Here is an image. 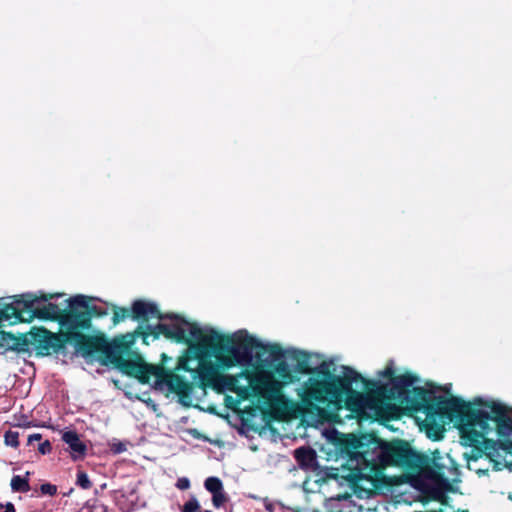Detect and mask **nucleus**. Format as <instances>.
<instances>
[{
  "label": "nucleus",
  "instance_id": "obj_1",
  "mask_svg": "<svg viewBox=\"0 0 512 512\" xmlns=\"http://www.w3.org/2000/svg\"><path fill=\"white\" fill-rule=\"evenodd\" d=\"M191 336L195 343L179 357L174 370L164 367L170 358L162 353L160 364H137L130 359V377L147 384L154 377L155 387L167 389L178 396L184 406H198L194 400L204 397L208 389L217 393L230 391L235 397L226 395L225 405L237 416H287L280 384L272 374L244 369L236 375L224 371L231 367L221 365L219 358L225 353L206 338V331L193 327Z\"/></svg>",
  "mask_w": 512,
  "mask_h": 512
},
{
  "label": "nucleus",
  "instance_id": "obj_12",
  "mask_svg": "<svg viewBox=\"0 0 512 512\" xmlns=\"http://www.w3.org/2000/svg\"><path fill=\"white\" fill-rule=\"evenodd\" d=\"M228 424L239 435L253 438L255 435L266 436L271 432V421L268 418H225Z\"/></svg>",
  "mask_w": 512,
  "mask_h": 512
},
{
  "label": "nucleus",
  "instance_id": "obj_28",
  "mask_svg": "<svg viewBox=\"0 0 512 512\" xmlns=\"http://www.w3.org/2000/svg\"><path fill=\"white\" fill-rule=\"evenodd\" d=\"M176 487L180 490H186L190 487V481L188 478H179L176 483Z\"/></svg>",
  "mask_w": 512,
  "mask_h": 512
},
{
  "label": "nucleus",
  "instance_id": "obj_38",
  "mask_svg": "<svg viewBox=\"0 0 512 512\" xmlns=\"http://www.w3.org/2000/svg\"><path fill=\"white\" fill-rule=\"evenodd\" d=\"M500 465H501V463L497 462V463L495 464L496 469H498V470H499V469H501Z\"/></svg>",
  "mask_w": 512,
  "mask_h": 512
},
{
  "label": "nucleus",
  "instance_id": "obj_25",
  "mask_svg": "<svg viewBox=\"0 0 512 512\" xmlns=\"http://www.w3.org/2000/svg\"><path fill=\"white\" fill-rule=\"evenodd\" d=\"M63 294L60 293H45V292H39V294L35 293V297L37 298V304L40 302H49L50 300L61 297Z\"/></svg>",
  "mask_w": 512,
  "mask_h": 512
},
{
  "label": "nucleus",
  "instance_id": "obj_43",
  "mask_svg": "<svg viewBox=\"0 0 512 512\" xmlns=\"http://www.w3.org/2000/svg\"><path fill=\"white\" fill-rule=\"evenodd\" d=\"M275 419H276V420H279L280 418H279V417H276Z\"/></svg>",
  "mask_w": 512,
  "mask_h": 512
},
{
  "label": "nucleus",
  "instance_id": "obj_22",
  "mask_svg": "<svg viewBox=\"0 0 512 512\" xmlns=\"http://www.w3.org/2000/svg\"><path fill=\"white\" fill-rule=\"evenodd\" d=\"M19 433L17 431L9 430L5 433V444L8 446H12L14 448L18 447L19 441H18Z\"/></svg>",
  "mask_w": 512,
  "mask_h": 512
},
{
  "label": "nucleus",
  "instance_id": "obj_30",
  "mask_svg": "<svg viewBox=\"0 0 512 512\" xmlns=\"http://www.w3.org/2000/svg\"><path fill=\"white\" fill-rule=\"evenodd\" d=\"M51 449H52V447H51V444H50V442H49V441H45V442L41 443V444L39 445V448H38V450H39V452H40L41 454H47V453H50Z\"/></svg>",
  "mask_w": 512,
  "mask_h": 512
},
{
  "label": "nucleus",
  "instance_id": "obj_18",
  "mask_svg": "<svg viewBox=\"0 0 512 512\" xmlns=\"http://www.w3.org/2000/svg\"><path fill=\"white\" fill-rule=\"evenodd\" d=\"M274 372L281 379L282 384L284 385L299 381L297 374L292 372L289 365L284 360H281L275 364Z\"/></svg>",
  "mask_w": 512,
  "mask_h": 512
},
{
  "label": "nucleus",
  "instance_id": "obj_7",
  "mask_svg": "<svg viewBox=\"0 0 512 512\" xmlns=\"http://www.w3.org/2000/svg\"><path fill=\"white\" fill-rule=\"evenodd\" d=\"M354 451L347 460L351 477L370 481H383V470L389 466H403L409 462L410 451L399 446L364 444L353 435H347Z\"/></svg>",
  "mask_w": 512,
  "mask_h": 512
},
{
  "label": "nucleus",
  "instance_id": "obj_21",
  "mask_svg": "<svg viewBox=\"0 0 512 512\" xmlns=\"http://www.w3.org/2000/svg\"><path fill=\"white\" fill-rule=\"evenodd\" d=\"M204 486L211 494H216L223 490L222 481L217 477H208L205 480Z\"/></svg>",
  "mask_w": 512,
  "mask_h": 512
},
{
  "label": "nucleus",
  "instance_id": "obj_9",
  "mask_svg": "<svg viewBox=\"0 0 512 512\" xmlns=\"http://www.w3.org/2000/svg\"><path fill=\"white\" fill-rule=\"evenodd\" d=\"M205 331L206 338L212 339L218 350L226 354V357L219 358L221 365L226 367L249 365L256 349L269 353L277 362L285 357V351L279 344H263L246 330H240L233 335H223L212 328Z\"/></svg>",
  "mask_w": 512,
  "mask_h": 512
},
{
  "label": "nucleus",
  "instance_id": "obj_14",
  "mask_svg": "<svg viewBox=\"0 0 512 512\" xmlns=\"http://www.w3.org/2000/svg\"><path fill=\"white\" fill-rule=\"evenodd\" d=\"M0 348L3 349L0 353H5L6 351H16L18 353L28 352V341L27 335L21 334L20 336H15L11 332L0 331Z\"/></svg>",
  "mask_w": 512,
  "mask_h": 512
},
{
  "label": "nucleus",
  "instance_id": "obj_3",
  "mask_svg": "<svg viewBox=\"0 0 512 512\" xmlns=\"http://www.w3.org/2000/svg\"><path fill=\"white\" fill-rule=\"evenodd\" d=\"M380 379H367L362 376L359 382L363 391L354 393L356 414L354 416H407L410 405H414L424 393L416 388L420 377L410 371L397 374L393 361L377 372Z\"/></svg>",
  "mask_w": 512,
  "mask_h": 512
},
{
  "label": "nucleus",
  "instance_id": "obj_37",
  "mask_svg": "<svg viewBox=\"0 0 512 512\" xmlns=\"http://www.w3.org/2000/svg\"><path fill=\"white\" fill-rule=\"evenodd\" d=\"M125 444L123 443H119L116 448H115V452H122V451H125Z\"/></svg>",
  "mask_w": 512,
  "mask_h": 512
},
{
  "label": "nucleus",
  "instance_id": "obj_40",
  "mask_svg": "<svg viewBox=\"0 0 512 512\" xmlns=\"http://www.w3.org/2000/svg\"><path fill=\"white\" fill-rule=\"evenodd\" d=\"M503 466H508V461L505 459V463L503 464Z\"/></svg>",
  "mask_w": 512,
  "mask_h": 512
},
{
  "label": "nucleus",
  "instance_id": "obj_33",
  "mask_svg": "<svg viewBox=\"0 0 512 512\" xmlns=\"http://www.w3.org/2000/svg\"><path fill=\"white\" fill-rule=\"evenodd\" d=\"M324 435L326 436V438L330 439V440H337L338 439V432L335 430V429H331V430H326L324 432Z\"/></svg>",
  "mask_w": 512,
  "mask_h": 512
},
{
  "label": "nucleus",
  "instance_id": "obj_17",
  "mask_svg": "<svg viewBox=\"0 0 512 512\" xmlns=\"http://www.w3.org/2000/svg\"><path fill=\"white\" fill-rule=\"evenodd\" d=\"M291 360L296 362L295 371L299 374L310 375L312 367L310 366L311 354L304 350L290 349L287 351Z\"/></svg>",
  "mask_w": 512,
  "mask_h": 512
},
{
  "label": "nucleus",
  "instance_id": "obj_35",
  "mask_svg": "<svg viewBox=\"0 0 512 512\" xmlns=\"http://www.w3.org/2000/svg\"><path fill=\"white\" fill-rule=\"evenodd\" d=\"M40 439H41V435L40 434H31L28 437V443H32L33 441H37V440H40Z\"/></svg>",
  "mask_w": 512,
  "mask_h": 512
},
{
  "label": "nucleus",
  "instance_id": "obj_23",
  "mask_svg": "<svg viewBox=\"0 0 512 512\" xmlns=\"http://www.w3.org/2000/svg\"><path fill=\"white\" fill-rule=\"evenodd\" d=\"M76 484L83 489H90L92 482L89 480L88 475L83 471H78Z\"/></svg>",
  "mask_w": 512,
  "mask_h": 512
},
{
  "label": "nucleus",
  "instance_id": "obj_20",
  "mask_svg": "<svg viewBox=\"0 0 512 512\" xmlns=\"http://www.w3.org/2000/svg\"><path fill=\"white\" fill-rule=\"evenodd\" d=\"M110 309L112 310V325L115 326L121 321H124L128 317V308L127 307H117L115 305H111Z\"/></svg>",
  "mask_w": 512,
  "mask_h": 512
},
{
  "label": "nucleus",
  "instance_id": "obj_15",
  "mask_svg": "<svg viewBox=\"0 0 512 512\" xmlns=\"http://www.w3.org/2000/svg\"><path fill=\"white\" fill-rule=\"evenodd\" d=\"M419 429L432 440H439L445 432L444 418H415Z\"/></svg>",
  "mask_w": 512,
  "mask_h": 512
},
{
  "label": "nucleus",
  "instance_id": "obj_16",
  "mask_svg": "<svg viewBox=\"0 0 512 512\" xmlns=\"http://www.w3.org/2000/svg\"><path fill=\"white\" fill-rule=\"evenodd\" d=\"M62 440L68 445L71 456L74 460L83 458L87 447L80 440L79 435L74 431H66L62 434Z\"/></svg>",
  "mask_w": 512,
  "mask_h": 512
},
{
  "label": "nucleus",
  "instance_id": "obj_34",
  "mask_svg": "<svg viewBox=\"0 0 512 512\" xmlns=\"http://www.w3.org/2000/svg\"><path fill=\"white\" fill-rule=\"evenodd\" d=\"M264 506H265L266 510H268L269 512H274V504L271 503L270 501L265 500Z\"/></svg>",
  "mask_w": 512,
  "mask_h": 512
},
{
  "label": "nucleus",
  "instance_id": "obj_13",
  "mask_svg": "<svg viewBox=\"0 0 512 512\" xmlns=\"http://www.w3.org/2000/svg\"><path fill=\"white\" fill-rule=\"evenodd\" d=\"M424 489L434 498H441L444 492L450 487L449 480L441 472H424Z\"/></svg>",
  "mask_w": 512,
  "mask_h": 512
},
{
  "label": "nucleus",
  "instance_id": "obj_10",
  "mask_svg": "<svg viewBox=\"0 0 512 512\" xmlns=\"http://www.w3.org/2000/svg\"><path fill=\"white\" fill-rule=\"evenodd\" d=\"M458 426L466 445L476 446L495 433L506 454L512 450V418H449Z\"/></svg>",
  "mask_w": 512,
  "mask_h": 512
},
{
  "label": "nucleus",
  "instance_id": "obj_39",
  "mask_svg": "<svg viewBox=\"0 0 512 512\" xmlns=\"http://www.w3.org/2000/svg\"><path fill=\"white\" fill-rule=\"evenodd\" d=\"M208 411L211 413H216L214 408H209Z\"/></svg>",
  "mask_w": 512,
  "mask_h": 512
},
{
  "label": "nucleus",
  "instance_id": "obj_11",
  "mask_svg": "<svg viewBox=\"0 0 512 512\" xmlns=\"http://www.w3.org/2000/svg\"><path fill=\"white\" fill-rule=\"evenodd\" d=\"M93 300L94 298L85 295L74 296L72 312L75 314L74 331L77 333L90 330L93 318L101 319L110 314L108 304L96 305L92 303Z\"/></svg>",
  "mask_w": 512,
  "mask_h": 512
},
{
  "label": "nucleus",
  "instance_id": "obj_29",
  "mask_svg": "<svg viewBox=\"0 0 512 512\" xmlns=\"http://www.w3.org/2000/svg\"><path fill=\"white\" fill-rule=\"evenodd\" d=\"M37 423L35 420L27 421V418H23L22 421H19L17 423H14V427H30V426H36Z\"/></svg>",
  "mask_w": 512,
  "mask_h": 512
},
{
  "label": "nucleus",
  "instance_id": "obj_31",
  "mask_svg": "<svg viewBox=\"0 0 512 512\" xmlns=\"http://www.w3.org/2000/svg\"><path fill=\"white\" fill-rule=\"evenodd\" d=\"M188 433L192 435L196 439H203L204 441L210 442V443H216L215 441H211L205 436H202L196 429H190L188 430Z\"/></svg>",
  "mask_w": 512,
  "mask_h": 512
},
{
  "label": "nucleus",
  "instance_id": "obj_42",
  "mask_svg": "<svg viewBox=\"0 0 512 512\" xmlns=\"http://www.w3.org/2000/svg\"><path fill=\"white\" fill-rule=\"evenodd\" d=\"M383 420H390L391 418L389 417H386V418H382Z\"/></svg>",
  "mask_w": 512,
  "mask_h": 512
},
{
  "label": "nucleus",
  "instance_id": "obj_2",
  "mask_svg": "<svg viewBox=\"0 0 512 512\" xmlns=\"http://www.w3.org/2000/svg\"><path fill=\"white\" fill-rule=\"evenodd\" d=\"M304 383L300 400H292L282 394L287 416H339L346 409L356 414L353 383L359 382L362 375L351 367H344L343 376L332 373L330 364L323 361L312 367V372Z\"/></svg>",
  "mask_w": 512,
  "mask_h": 512
},
{
  "label": "nucleus",
  "instance_id": "obj_27",
  "mask_svg": "<svg viewBox=\"0 0 512 512\" xmlns=\"http://www.w3.org/2000/svg\"><path fill=\"white\" fill-rule=\"evenodd\" d=\"M40 490L43 494H47L50 496H53L57 492V487L55 485H52L50 483L42 484L40 487Z\"/></svg>",
  "mask_w": 512,
  "mask_h": 512
},
{
  "label": "nucleus",
  "instance_id": "obj_32",
  "mask_svg": "<svg viewBox=\"0 0 512 512\" xmlns=\"http://www.w3.org/2000/svg\"><path fill=\"white\" fill-rule=\"evenodd\" d=\"M309 452L304 448H298L295 450V457L298 461L305 458L306 455H308Z\"/></svg>",
  "mask_w": 512,
  "mask_h": 512
},
{
  "label": "nucleus",
  "instance_id": "obj_4",
  "mask_svg": "<svg viewBox=\"0 0 512 512\" xmlns=\"http://www.w3.org/2000/svg\"><path fill=\"white\" fill-rule=\"evenodd\" d=\"M26 335L37 356L58 354L67 343H73L83 357L95 356L101 365L128 375V333L108 339L104 334L90 336L70 330L54 333L41 326L32 327Z\"/></svg>",
  "mask_w": 512,
  "mask_h": 512
},
{
  "label": "nucleus",
  "instance_id": "obj_6",
  "mask_svg": "<svg viewBox=\"0 0 512 512\" xmlns=\"http://www.w3.org/2000/svg\"><path fill=\"white\" fill-rule=\"evenodd\" d=\"M424 393L414 405H410L408 416H512V406L500 400L476 396L465 400L451 393L452 384L440 385L426 381L416 384Z\"/></svg>",
  "mask_w": 512,
  "mask_h": 512
},
{
  "label": "nucleus",
  "instance_id": "obj_8",
  "mask_svg": "<svg viewBox=\"0 0 512 512\" xmlns=\"http://www.w3.org/2000/svg\"><path fill=\"white\" fill-rule=\"evenodd\" d=\"M13 301L0 309V327L7 323L15 325L21 322L30 323L34 319L57 322L64 330L74 331L75 314L72 312L74 296L65 300L67 306L48 302L37 305L35 293L28 292L12 297Z\"/></svg>",
  "mask_w": 512,
  "mask_h": 512
},
{
  "label": "nucleus",
  "instance_id": "obj_19",
  "mask_svg": "<svg viewBox=\"0 0 512 512\" xmlns=\"http://www.w3.org/2000/svg\"><path fill=\"white\" fill-rule=\"evenodd\" d=\"M11 489L13 492H28L30 490L29 480L20 476H14L11 479Z\"/></svg>",
  "mask_w": 512,
  "mask_h": 512
},
{
  "label": "nucleus",
  "instance_id": "obj_26",
  "mask_svg": "<svg viewBox=\"0 0 512 512\" xmlns=\"http://www.w3.org/2000/svg\"><path fill=\"white\" fill-rule=\"evenodd\" d=\"M227 501L226 494L224 489L217 492L216 494H212V502L215 507L222 506Z\"/></svg>",
  "mask_w": 512,
  "mask_h": 512
},
{
  "label": "nucleus",
  "instance_id": "obj_36",
  "mask_svg": "<svg viewBox=\"0 0 512 512\" xmlns=\"http://www.w3.org/2000/svg\"><path fill=\"white\" fill-rule=\"evenodd\" d=\"M4 512H15L14 505L11 502H8L5 506Z\"/></svg>",
  "mask_w": 512,
  "mask_h": 512
},
{
  "label": "nucleus",
  "instance_id": "obj_41",
  "mask_svg": "<svg viewBox=\"0 0 512 512\" xmlns=\"http://www.w3.org/2000/svg\"><path fill=\"white\" fill-rule=\"evenodd\" d=\"M216 416L222 417V416H224V415H223V414H220V413H216Z\"/></svg>",
  "mask_w": 512,
  "mask_h": 512
},
{
  "label": "nucleus",
  "instance_id": "obj_24",
  "mask_svg": "<svg viewBox=\"0 0 512 512\" xmlns=\"http://www.w3.org/2000/svg\"><path fill=\"white\" fill-rule=\"evenodd\" d=\"M199 508L200 504L198 500L196 498H191L183 505L181 512H197Z\"/></svg>",
  "mask_w": 512,
  "mask_h": 512
},
{
  "label": "nucleus",
  "instance_id": "obj_5",
  "mask_svg": "<svg viewBox=\"0 0 512 512\" xmlns=\"http://www.w3.org/2000/svg\"><path fill=\"white\" fill-rule=\"evenodd\" d=\"M130 319L138 322V327L130 332V359L137 364H147L136 351L138 341L148 346L151 341L158 340L161 335L176 343L186 344L187 348L195 343L191 336L193 327H199L184 317L168 313L163 314L154 302L137 299L130 305Z\"/></svg>",
  "mask_w": 512,
  "mask_h": 512
}]
</instances>
